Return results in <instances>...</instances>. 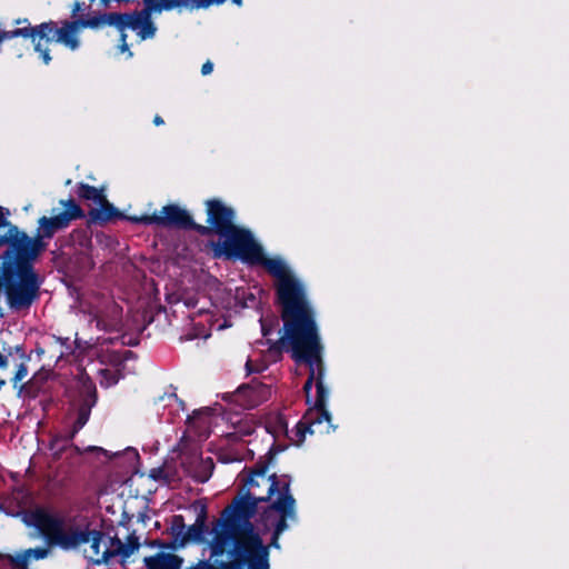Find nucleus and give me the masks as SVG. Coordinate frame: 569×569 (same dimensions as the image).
<instances>
[{
  "label": "nucleus",
  "mask_w": 569,
  "mask_h": 569,
  "mask_svg": "<svg viewBox=\"0 0 569 569\" xmlns=\"http://www.w3.org/2000/svg\"><path fill=\"white\" fill-rule=\"evenodd\" d=\"M270 486L266 496H254L247 491L227 506L221 518L212 528L209 542L211 559L227 557H269V546L263 543L251 518L256 515L259 502H267L276 493L279 478L270 476Z\"/></svg>",
  "instance_id": "nucleus-1"
},
{
  "label": "nucleus",
  "mask_w": 569,
  "mask_h": 569,
  "mask_svg": "<svg viewBox=\"0 0 569 569\" xmlns=\"http://www.w3.org/2000/svg\"><path fill=\"white\" fill-rule=\"evenodd\" d=\"M50 238L36 230L33 237L21 230L19 249L13 270V286L10 289L8 306L12 310L29 309L39 298L43 282L34 269L36 261L48 249Z\"/></svg>",
  "instance_id": "nucleus-2"
},
{
  "label": "nucleus",
  "mask_w": 569,
  "mask_h": 569,
  "mask_svg": "<svg viewBox=\"0 0 569 569\" xmlns=\"http://www.w3.org/2000/svg\"><path fill=\"white\" fill-rule=\"evenodd\" d=\"M260 322L269 351L290 352L296 363L309 362L323 352L317 322Z\"/></svg>",
  "instance_id": "nucleus-3"
},
{
  "label": "nucleus",
  "mask_w": 569,
  "mask_h": 569,
  "mask_svg": "<svg viewBox=\"0 0 569 569\" xmlns=\"http://www.w3.org/2000/svg\"><path fill=\"white\" fill-rule=\"evenodd\" d=\"M60 23L61 27H58L57 21L49 20L34 27H20L12 30L0 29V38L2 42L13 38L31 39L34 51L39 53L44 64H49L52 60L48 48L50 42L61 43L72 51L80 47V40L77 37L78 30L70 28L72 21L62 20Z\"/></svg>",
  "instance_id": "nucleus-4"
},
{
  "label": "nucleus",
  "mask_w": 569,
  "mask_h": 569,
  "mask_svg": "<svg viewBox=\"0 0 569 569\" xmlns=\"http://www.w3.org/2000/svg\"><path fill=\"white\" fill-rule=\"evenodd\" d=\"M28 497L22 490H16L11 497L0 502V512L7 516L20 518L28 527H34L46 538L47 542L68 545L69 538L59 535L60 517L50 513L43 508L34 510L26 509Z\"/></svg>",
  "instance_id": "nucleus-5"
},
{
  "label": "nucleus",
  "mask_w": 569,
  "mask_h": 569,
  "mask_svg": "<svg viewBox=\"0 0 569 569\" xmlns=\"http://www.w3.org/2000/svg\"><path fill=\"white\" fill-rule=\"evenodd\" d=\"M212 258L228 261H240L252 267L258 262L262 246L256 240L250 229L236 226L221 234L218 241H210Z\"/></svg>",
  "instance_id": "nucleus-6"
},
{
  "label": "nucleus",
  "mask_w": 569,
  "mask_h": 569,
  "mask_svg": "<svg viewBox=\"0 0 569 569\" xmlns=\"http://www.w3.org/2000/svg\"><path fill=\"white\" fill-rule=\"evenodd\" d=\"M102 26L132 30L141 40L154 38L158 30L152 18L124 12H98L91 18L80 17L72 21L70 28L78 31L80 29L97 30Z\"/></svg>",
  "instance_id": "nucleus-7"
},
{
  "label": "nucleus",
  "mask_w": 569,
  "mask_h": 569,
  "mask_svg": "<svg viewBox=\"0 0 569 569\" xmlns=\"http://www.w3.org/2000/svg\"><path fill=\"white\" fill-rule=\"evenodd\" d=\"M283 478H288L283 476ZM278 497L260 515V520L266 529L272 528L270 547L280 548L279 538L288 528V519L295 520L296 499L290 493V480H280L276 490Z\"/></svg>",
  "instance_id": "nucleus-8"
},
{
  "label": "nucleus",
  "mask_w": 569,
  "mask_h": 569,
  "mask_svg": "<svg viewBox=\"0 0 569 569\" xmlns=\"http://www.w3.org/2000/svg\"><path fill=\"white\" fill-rule=\"evenodd\" d=\"M280 320H315L316 312L300 280H287L276 286Z\"/></svg>",
  "instance_id": "nucleus-9"
},
{
  "label": "nucleus",
  "mask_w": 569,
  "mask_h": 569,
  "mask_svg": "<svg viewBox=\"0 0 569 569\" xmlns=\"http://www.w3.org/2000/svg\"><path fill=\"white\" fill-rule=\"evenodd\" d=\"M208 226L197 223V233L200 236L217 234L220 237L231 228L236 227V211L226 206L219 199H209L206 201Z\"/></svg>",
  "instance_id": "nucleus-10"
},
{
  "label": "nucleus",
  "mask_w": 569,
  "mask_h": 569,
  "mask_svg": "<svg viewBox=\"0 0 569 569\" xmlns=\"http://www.w3.org/2000/svg\"><path fill=\"white\" fill-rule=\"evenodd\" d=\"M99 330L112 333L111 336L97 337L100 345H114L134 347L140 342V337L146 330L147 322H96Z\"/></svg>",
  "instance_id": "nucleus-11"
},
{
  "label": "nucleus",
  "mask_w": 569,
  "mask_h": 569,
  "mask_svg": "<svg viewBox=\"0 0 569 569\" xmlns=\"http://www.w3.org/2000/svg\"><path fill=\"white\" fill-rule=\"evenodd\" d=\"M271 397V387L257 379L241 385L234 392H227L222 400L236 403L243 409H253L268 401Z\"/></svg>",
  "instance_id": "nucleus-12"
},
{
  "label": "nucleus",
  "mask_w": 569,
  "mask_h": 569,
  "mask_svg": "<svg viewBox=\"0 0 569 569\" xmlns=\"http://www.w3.org/2000/svg\"><path fill=\"white\" fill-rule=\"evenodd\" d=\"M154 226L177 230H191L197 232V222L187 209L176 203L162 207L160 214L153 213Z\"/></svg>",
  "instance_id": "nucleus-13"
},
{
  "label": "nucleus",
  "mask_w": 569,
  "mask_h": 569,
  "mask_svg": "<svg viewBox=\"0 0 569 569\" xmlns=\"http://www.w3.org/2000/svg\"><path fill=\"white\" fill-rule=\"evenodd\" d=\"M60 528L59 535L69 538L70 542L68 545H61L58 542H48L49 546H58L63 550H70L79 547L80 545L91 542V550L93 555L98 556L100 553V543L103 538V532L99 530H81L77 527H70L68 529L64 528V520L60 517Z\"/></svg>",
  "instance_id": "nucleus-14"
},
{
  "label": "nucleus",
  "mask_w": 569,
  "mask_h": 569,
  "mask_svg": "<svg viewBox=\"0 0 569 569\" xmlns=\"http://www.w3.org/2000/svg\"><path fill=\"white\" fill-rule=\"evenodd\" d=\"M277 423L279 428L286 432V436L292 445L300 446L305 441L307 433L313 435L316 432H323V430L318 428L323 425L325 421L316 419V416L307 411L291 433H289L287 422L282 417L277 419Z\"/></svg>",
  "instance_id": "nucleus-15"
},
{
  "label": "nucleus",
  "mask_w": 569,
  "mask_h": 569,
  "mask_svg": "<svg viewBox=\"0 0 569 569\" xmlns=\"http://www.w3.org/2000/svg\"><path fill=\"white\" fill-rule=\"evenodd\" d=\"M49 549L46 547L28 548L17 551L14 555L0 552V569H29L31 559L47 558Z\"/></svg>",
  "instance_id": "nucleus-16"
},
{
  "label": "nucleus",
  "mask_w": 569,
  "mask_h": 569,
  "mask_svg": "<svg viewBox=\"0 0 569 569\" xmlns=\"http://www.w3.org/2000/svg\"><path fill=\"white\" fill-rule=\"evenodd\" d=\"M229 561L221 558L212 562H204L207 569H270L269 557H228Z\"/></svg>",
  "instance_id": "nucleus-17"
},
{
  "label": "nucleus",
  "mask_w": 569,
  "mask_h": 569,
  "mask_svg": "<svg viewBox=\"0 0 569 569\" xmlns=\"http://www.w3.org/2000/svg\"><path fill=\"white\" fill-rule=\"evenodd\" d=\"M120 218H124V213L110 202L106 196L97 207L88 211L87 223L103 227L109 222L120 220Z\"/></svg>",
  "instance_id": "nucleus-18"
},
{
  "label": "nucleus",
  "mask_w": 569,
  "mask_h": 569,
  "mask_svg": "<svg viewBox=\"0 0 569 569\" xmlns=\"http://www.w3.org/2000/svg\"><path fill=\"white\" fill-rule=\"evenodd\" d=\"M287 449V445H279L273 442L272 446L269 448V451L267 453V459L262 460L260 459L251 470L248 479L244 481L246 486H249L251 488L258 487L260 483L258 481V478H260L268 487L270 486V476L266 478V472L269 468V463L271 460L280 452Z\"/></svg>",
  "instance_id": "nucleus-19"
},
{
  "label": "nucleus",
  "mask_w": 569,
  "mask_h": 569,
  "mask_svg": "<svg viewBox=\"0 0 569 569\" xmlns=\"http://www.w3.org/2000/svg\"><path fill=\"white\" fill-rule=\"evenodd\" d=\"M258 262H253L252 266H261L266 271L278 280V283H282L287 280H297L290 273V269L281 258H267L264 257L263 248L258 254Z\"/></svg>",
  "instance_id": "nucleus-20"
},
{
  "label": "nucleus",
  "mask_w": 569,
  "mask_h": 569,
  "mask_svg": "<svg viewBox=\"0 0 569 569\" xmlns=\"http://www.w3.org/2000/svg\"><path fill=\"white\" fill-rule=\"evenodd\" d=\"M208 512L204 505L201 506L196 521L189 526L182 537L179 539V546L183 547L188 542L201 543L204 541V533L208 531L207 526Z\"/></svg>",
  "instance_id": "nucleus-21"
},
{
  "label": "nucleus",
  "mask_w": 569,
  "mask_h": 569,
  "mask_svg": "<svg viewBox=\"0 0 569 569\" xmlns=\"http://www.w3.org/2000/svg\"><path fill=\"white\" fill-rule=\"evenodd\" d=\"M316 387V399L313 406L308 409V412L316 416V419H321L327 423L325 427V431L329 432L331 427L332 417L327 409V402L329 398V389L325 385V382H319L315 385Z\"/></svg>",
  "instance_id": "nucleus-22"
},
{
  "label": "nucleus",
  "mask_w": 569,
  "mask_h": 569,
  "mask_svg": "<svg viewBox=\"0 0 569 569\" xmlns=\"http://www.w3.org/2000/svg\"><path fill=\"white\" fill-rule=\"evenodd\" d=\"M70 223L59 213L52 209L51 214L41 216L37 221V231L46 238L53 239L57 233L69 228Z\"/></svg>",
  "instance_id": "nucleus-23"
},
{
  "label": "nucleus",
  "mask_w": 569,
  "mask_h": 569,
  "mask_svg": "<svg viewBox=\"0 0 569 569\" xmlns=\"http://www.w3.org/2000/svg\"><path fill=\"white\" fill-rule=\"evenodd\" d=\"M98 397L80 396L77 409V418L73 422L72 430L68 436V441H71L76 435L86 426L90 418L91 409L96 406Z\"/></svg>",
  "instance_id": "nucleus-24"
},
{
  "label": "nucleus",
  "mask_w": 569,
  "mask_h": 569,
  "mask_svg": "<svg viewBox=\"0 0 569 569\" xmlns=\"http://www.w3.org/2000/svg\"><path fill=\"white\" fill-rule=\"evenodd\" d=\"M71 192L79 201L94 206L106 197L104 187L98 188L86 182H77Z\"/></svg>",
  "instance_id": "nucleus-25"
},
{
  "label": "nucleus",
  "mask_w": 569,
  "mask_h": 569,
  "mask_svg": "<svg viewBox=\"0 0 569 569\" xmlns=\"http://www.w3.org/2000/svg\"><path fill=\"white\" fill-rule=\"evenodd\" d=\"M139 548H140L139 538L136 536L134 532H132L131 535L128 536L124 547H119V549H106L102 552L101 558L97 559L94 561V563L96 565L108 563V561L116 556H121L123 559H127Z\"/></svg>",
  "instance_id": "nucleus-26"
},
{
  "label": "nucleus",
  "mask_w": 569,
  "mask_h": 569,
  "mask_svg": "<svg viewBox=\"0 0 569 569\" xmlns=\"http://www.w3.org/2000/svg\"><path fill=\"white\" fill-rule=\"evenodd\" d=\"M147 569H180L182 559L174 553L158 552L154 556L146 557Z\"/></svg>",
  "instance_id": "nucleus-27"
},
{
  "label": "nucleus",
  "mask_w": 569,
  "mask_h": 569,
  "mask_svg": "<svg viewBox=\"0 0 569 569\" xmlns=\"http://www.w3.org/2000/svg\"><path fill=\"white\" fill-rule=\"evenodd\" d=\"M62 208L59 213L71 224L72 221L87 219L88 212L80 206V201L71 193L70 198L59 200Z\"/></svg>",
  "instance_id": "nucleus-28"
},
{
  "label": "nucleus",
  "mask_w": 569,
  "mask_h": 569,
  "mask_svg": "<svg viewBox=\"0 0 569 569\" xmlns=\"http://www.w3.org/2000/svg\"><path fill=\"white\" fill-rule=\"evenodd\" d=\"M208 322H189V329L184 335L179 337L180 342L191 341L193 339H208L211 336V327Z\"/></svg>",
  "instance_id": "nucleus-29"
},
{
  "label": "nucleus",
  "mask_w": 569,
  "mask_h": 569,
  "mask_svg": "<svg viewBox=\"0 0 569 569\" xmlns=\"http://www.w3.org/2000/svg\"><path fill=\"white\" fill-rule=\"evenodd\" d=\"M309 369V375H312L315 385L325 382L326 367L322 359V353H317L309 362H302Z\"/></svg>",
  "instance_id": "nucleus-30"
},
{
  "label": "nucleus",
  "mask_w": 569,
  "mask_h": 569,
  "mask_svg": "<svg viewBox=\"0 0 569 569\" xmlns=\"http://www.w3.org/2000/svg\"><path fill=\"white\" fill-rule=\"evenodd\" d=\"M68 244H78L80 248H89L92 241L87 230L78 228L73 229L66 239V246Z\"/></svg>",
  "instance_id": "nucleus-31"
},
{
  "label": "nucleus",
  "mask_w": 569,
  "mask_h": 569,
  "mask_svg": "<svg viewBox=\"0 0 569 569\" xmlns=\"http://www.w3.org/2000/svg\"><path fill=\"white\" fill-rule=\"evenodd\" d=\"M236 306L241 308H258L260 300L247 289H237L236 291Z\"/></svg>",
  "instance_id": "nucleus-32"
},
{
  "label": "nucleus",
  "mask_w": 569,
  "mask_h": 569,
  "mask_svg": "<svg viewBox=\"0 0 569 569\" xmlns=\"http://www.w3.org/2000/svg\"><path fill=\"white\" fill-rule=\"evenodd\" d=\"M142 4L143 8L141 10H133L129 13L152 18L153 13H161L164 11L162 0H142Z\"/></svg>",
  "instance_id": "nucleus-33"
},
{
  "label": "nucleus",
  "mask_w": 569,
  "mask_h": 569,
  "mask_svg": "<svg viewBox=\"0 0 569 569\" xmlns=\"http://www.w3.org/2000/svg\"><path fill=\"white\" fill-rule=\"evenodd\" d=\"M77 379L80 385V396L98 397L97 388L93 380L83 369H79Z\"/></svg>",
  "instance_id": "nucleus-34"
},
{
  "label": "nucleus",
  "mask_w": 569,
  "mask_h": 569,
  "mask_svg": "<svg viewBox=\"0 0 569 569\" xmlns=\"http://www.w3.org/2000/svg\"><path fill=\"white\" fill-rule=\"evenodd\" d=\"M184 529H186V525H184L183 517L181 515L173 516L171 530H172V535L176 538V541L179 542V539L186 532Z\"/></svg>",
  "instance_id": "nucleus-35"
},
{
  "label": "nucleus",
  "mask_w": 569,
  "mask_h": 569,
  "mask_svg": "<svg viewBox=\"0 0 569 569\" xmlns=\"http://www.w3.org/2000/svg\"><path fill=\"white\" fill-rule=\"evenodd\" d=\"M120 220L129 221L134 224H143V226L154 224L153 214L128 216L124 213V218H120Z\"/></svg>",
  "instance_id": "nucleus-36"
},
{
  "label": "nucleus",
  "mask_w": 569,
  "mask_h": 569,
  "mask_svg": "<svg viewBox=\"0 0 569 569\" xmlns=\"http://www.w3.org/2000/svg\"><path fill=\"white\" fill-rule=\"evenodd\" d=\"M224 2L226 0H189V4L191 6V8L196 9H207L212 4L219 6Z\"/></svg>",
  "instance_id": "nucleus-37"
},
{
  "label": "nucleus",
  "mask_w": 569,
  "mask_h": 569,
  "mask_svg": "<svg viewBox=\"0 0 569 569\" xmlns=\"http://www.w3.org/2000/svg\"><path fill=\"white\" fill-rule=\"evenodd\" d=\"M164 11L189 7V0H162Z\"/></svg>",
  "instance_id": "nucleus-38"
},
{
  "label": "nucleus",
  "mask_w": 569,
  "mask_h": 569,
  "mask_svg": "<svg viewBox=\"0 0 569 569\" xmlns=\"http://www.w3.org/2000/svg\"><path fill=\"white\" fill-rule=\"evenodd\" d=\"M28 375V367L24 363H20L18 369L12 378L13 387H17V383L22 381Z\"/></svg>",
  "instance_id": "nucleus-39"
},
{
  "label": "nucleus",
  "mask_w": 569,
  "mask_h": 569,
  "mask_svg": "<svg viewBox=\"0 0 569 569\" xmlns=\"http://www.w3.org/2000/svg\"><path fill=\"white\" fill-rule=\"evenodd\" d=\"M88 7H86V4L83 2H80V1H76L72 6V11H71V16H72V20H77L78 18L80 17H83V18H89V16H86V14H80L81 11H84ZM92 16H90L91 18Z\"/></svg>",
  "instance_id": "nucleus-40"
},
{
  "label": "nucleus",
  "mask_w": 569,
  "mask_h": 569,
  "mask_svg": "<svg viewBox=\"0 0 569 569\" xmlns=\"http://www.w3.org/2000/svg\"><path fill=\"white\" fill-rule=\"evenodd\" d=\"M10 216V211L8 208L0 206V228L13 226L8 217Z\"/></svg>",
  "instance_id": "nucleus-41"
},
{
  "label": "nucleus",
  "mask_w": 569,
  "mask_h": 569,
  "mask_svg": "<svg viewBox=\"0 0 569 569\" xmlns=\"http://www.w3.org/2000/svg\"><path fill=\"white\" fill-rule=\"evenodd\" d=\"M313 383H315L313 377H312V375H309L307 380L303 383V387H302V390L307 397V402L310 401L309 396H310V391H311Z\"/></svg>",
  "instance_id": "nucleus-42"
},
{
  "label": "nucleus",
  "mask_w": 569,
  "mask_h": 569,
  "mask_svg": "<svg viewBox=\"0 0 569 569\" xmlns=\"http://www.w3.org/2000/svg\"><path fill=\"white\" fill-rule=\"evenodd\" d=\"M110 548L109 549H119V547H124V543L117 536L110 537Z\"/></svg>",
  "instance_id": "nucleus-43"
},
{
  "label": "nucleus",
  "mask_w": 569,
  "mask_h": 569,
  "mask_svg": "<svg viewBox=\"0 0 569 569\" xmlns=\"http://www.w3.org/2000/svg\"><path fill=\"white\" fill-rule=\"evenodd\" d=\"M212 70H213V63L210 60H208L201 67V74L208 76L212 72Z\"/></svg>",
  "instance_id": "nucleus-44"
},
{
  "label": "nucleus",
  "mask_w": 569,
  "mask_h": 569,
  "mask_svg": "<svg viewBox=\"0 0 569 569\" xmlns=\"http://www.w3.org/2000/svg\"><path fill=\"white\" fill-rule=\"evenodd\" d=\"M163 470L161 468H153L150 470V478L158 480L162 477Z\"/></svg>",
  "instance_id": "nucleus-45"
},
{
  "label": "nucleus",
  "mask_w": 569,
  "mask_h": 569,
  "mask_svg": "<svg viewBox=\"0 0 569 569\" xmlns=\"http://www.w3.org/2000/svg\"><path fill=\"white\" fill-rule=\"evenodd\" d=\"M120 36H119V43H128L127 42V38H128V34L126 33V30L127 29H121V28H116Z\"/></svg>",
  "instance_id": "nucleus-46"
},
{
  "label": "nucleus",
  "mask_w": 569,
  "mask_h": 569,
  "mask_svg": "<svg viewBox=\"0 0 569 569\" xmlns=\"http://www.w3.org/2000/svg\"><path fill=\"white\" fill-rule=\"evenodd\" d=\"M119 50L120 52L124 53V52H128L129 53V57H132V52L130 51L129 49V44L128 43H119Z\"/></svg>",
  "instance_id": "nucleus-47"
},
{
  "label": "nucleus",
  "mask_w": 569,
  "mask_h": 569,
  "mask_svg": "<svg viewBox=\"0 0 569 569\" xmlns=\"http://www.w3.org/2000/svg\"><path fill=\"white\" fill-rule=\"evenodd\" d=\"M246 369L249 375L259 371V369L252 367V361L250 359L246 362Z\"/></svg>",
  "instance_id": "nucleus-48"
},
{
  "label": "nucleus",
  "mask_w": 569,
  "mask_h": 569,
  "mask_svg": "<svg viewBox=\"0 0 569 569\" xmlns=\"http://www.w3.org/2000/svg\"><path fill=\"white\" fill-rule=\"evenodd\" d=\"M16 24H23V27H33L27 18L17 19L14 21Z\"/></svg>",
  "instance_id": "nucleus-49"
},
{
  "label": "nucleus",
  "mask_w": 569,
  "mask_h": 569,
  "mask_svg": "<svg viewBox=\"0 0 569 569\" xmlns=\"http://www.w3.org/2000/svg\"><path fill=\"white\" fill-rule=\"evenodd\" d=\"M8 363V357L0 352V368H7Z\"/></svg>",
  "instance_id": "nucleus-50"
},
{
  "label": "nucleus",
  "mask_w": 569,
  "mask_h": 569,
  "mask_svg": "<svg viewBox=\"0 0 569 569\" xmlns=\"http://www.w3.org/2000/svg\"><path fill=\"white\" fill-rule=\"evenodd\" d=\"M153 123H154L156 126H161V124H163V123H164V121H163V119H162V117H161V116L156 114V116H154V118H153Z\"/></svg>",
  "instance_id": "nucleus-51"
},
{
  "label": "nucleus",
  "mask_w": 569,
  "mask_h": 569,
  "mask_svg": "<svg viewBox=\"0 0 569 569\" xmlns=\"http://www.w3.org/2000/svg\"><path fill=\"white\" fill-rule=\"evenodd\" d=\"M233 322H221V325L218 327V330H224L232 326Z\"/></svg>",
  "instance_id": "nucleus-52"
},
{
  "label": "nucleus",
  "mask_w": 569,
  "mask_h": 569,
  "mask_svg": "<svg viewBox=\"0 0 569 569\" xmlns=\"http://www.w3.org/2000/svg\"><path fill=\"white\" fill-rule=\"evenodd\" d=\"M100 2L104 8H108L111 3V0H100Z\"/></svg>",
  "instance_id": "nucleus-53"
},
{
  "label": "nucleus",
  "mask_w": 569,
  "mask_h": 569,
  "mask_svg": "<svg viewBox=\"0 0 569 569\" xmlns=\"http://www.w3.org/2000/svg\"><path fill=\"white\" fill-rule=\"evenodd\" d=\"M88 450L89 451L101 450V451L106 452V450H103L102 448H97V447H89Z\"/></svg>",
  "instance_id": "nucleus-54"
},
{
  "label": "nucleus",
  "mask_w": 569,
  "mask_h": 569,
  "mask_svg": "<svg viewBox=\"0 0 569 569\" xmlns=\"http://www.w3.org/2000/svg\"><path fill=\"white\" fill-rule=\"evenodd\" d=\"M69 446H70L71 448H73L78 453H80V452H81V451H80V449H79V447L74 446L73 443H70Z\"/></svg>",
  "instance_id": "nucleus-55"
},
{
  "label": "nucleus",
  "mask_w": 569,
  "mask_h": 569,
  "mask_svg": "<svg viewBox=\"0 0 569 569\" xmlns=\"http://www.w3.org/2000/svg\"><path fill=\"white\" fill-rule=\"evenodd\" d=\"M114 1L118 3H121V2H134L136 0H114Z\"/></svg>",
  "instance_id": "nucleus-56"
},
{
  "label": "nucleus",
  "mask_w": 569,
  "mask_h": 569,
  "mask_svg": "<svg viewBox=\"0 0 569 569\" xmlns=\"http://www.w3.org/2000/svg\"><path fill=\"white\" fill-rule=\"evenodd\" d=\"M234 4L237 6H241L242 4V0H231Z\"/></svg>",
  "instance_id": "nucleus-57"
},
{
  "label": "nucleus",
  "mask_w": 569,
  "mask_h": 569,
  "mask_svg": "<svg viewBox=\"0 0 569 569\" xmlns=\"http://www.w3.org/2000/svg\"><path fill=\"white\" fill-rule=\"evenodd\" d=\"M210 476H211V473H210V475H208V476H206V477H203V478H202V479H200L199 481H200V482H206V481L209 479V477H210Z\"/></svg>",
  "instance_id": "nucleus-58"
},
{
  "label": "nucleus",
  "mask_w": 569,
  "mask_h": 569,
  "mask_svg": "<svg viewBox=\"0 0 569 569\" xmlns=\"http://www.w3.org/2000/svg\"><path fill=\"white\" fill-rule=\"evenodd\" d=\"M6 385V381L3 379H0V389Z\"/></svg>",
  "instance_id": "nucleus-59"
},
{
  "label": "nucleus",
  "mask_w": 569,
  "mask_h": 569,
  "mask_svg": "<svg viewBox=\"0 0 569 569\" xmlns=\"http://www.w3.org/2000/svg\"><path fill=\"white\" fill-rule=\"evenodd\" d=\"M101 373L107 375V373H109V370L108 369L101 370Z\"/></svg>",
  "instance_id": "nucleus-60"
},
{
  "label": "nucleus",
  "mask_w": 569,
  "mask_h": 569,
  "mask_svg": "<svg viewBox=\"0 0 569 569\" xmlns=\"http://www.w3.org/2000/svg\"><path fill=\"white\" fill-rule=\"evenodd\" d=\"M258 320H259V321H262V320H264V319H263V316H262V313H260V315H259V319H258Z\"/></svg>",
  "instance_id": "nucleus-61"
},
{
  "label": "nucleus",
  "mask_w": 569,
  "mask_h": 569,
  "mask_svg": "<svg viewBox=\"0 0 569 569\" xmlns=\"http://www.w3.org/2000/svg\"><path fill=\"white\" fill-rule=\"evenodd\" d=\"M127 355H132V351L131 350L126 351L124 356H127Z\"/></svg>",
  "instance_id": "nucleus-62"
},
{
  "label": "nucleus",
  "mask_w": 569,
  "mask_h": 569,
  "mask_svg": "<svg viewBox=\"0 0 569 569\" xmlns=\"http://www.w3.org/2000/svg\"><path fill=\"white\" fill-rule=\"evenodd\" d=\"M74 342L79 346V339L76 337Z\"/></svg>",
  "instance_id": "nucleus-63"
}]
</instances>
